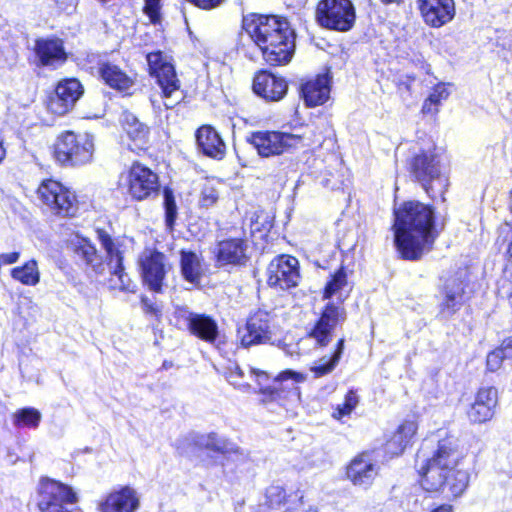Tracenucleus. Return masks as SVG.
Returning <instances> with one entry per match:
<instances>
[{"instance_id": "nucleus-12", "label": "nucleus", "mask_w": 512, "mask_h": 512, "mask_svg": "<svg viewBox=\"0 0 512 512\" xmlns=\"http://www.w3.org/2000/svg\"><path fill=\"white\" fill-rule=\"evenodd\" d=\"M37 195L55 215L69 217L77 210L75 194L58 181L44 180L37 189Z\"/></svg>"}, {"instance_id": "nucleus-41", "label": "nucleus", "mask_w": 512, "mask_h": 512, "mask_svg": "<svg viewBox=\"0 0 512 512\" xmlns=\"http://www.w3.org/2000/svg\"><path fill=\"white\" fill-rule=\"evenodd\" d=\"M226 378L231 385L239 390L247 391L251 387L249 382L244 381L245 372L238 365H235L233 368L229 369Z\"/></svg>"}, {"instance_id": "nucleus-5", "label": "nucleus", "mask_w": 512, "mask_h": 512, "mask_svg": "<svg viewBox=\"0 0 512 512\" xmlns=\"http://www.w3.org/2000/svg\"><path fill=\"white\" fill-rule=\"evenodd\" d=\"M147 62L150 74L157 79L162 91L164 106L166 109H172L183 98L174 66L169 57L161 51L147 54Z\"/></svg>"}, {"instance_id": "nucleus-43", "label": "nucleus", "mask_w": 512, "mask_h": 512, "mask_svg": "<svg viewBox=\"0 0 512 512\" xmlns=\"http://www.w3.org/2000/svg\"><path fill=\"white\" fill-rule=\"evenodd\" d=\"M217 189L209 183H206L201 191L200 204L203 207L212 206L218 199Z\"/></svg>"}, {"instance_id": "nucleus-40", "label": "nucleus", "mask_w": 512, "mask_h": 512, "mask_svg": "<svg viewBox=\"0 0 512 512\" xmlns=\"http://www.w3.org/2000/svg\"><path fill=\"white\" fill-rule=\"evenodd\" d=\"M164 207L166 224L167 226L172 227L177 217V206L173 192L169 188L164 189Z\"/></svg>"}, {"instance_id": "nucleus-15", "label": "nucleus", "mask_w": 512, "mask_h": 512, "mask_svg": "<svg viewBox=\"0 0 512 512\" xmlns=\"http://www.w3.org/2000/svg\"><path fill=\"white\" fill-rule=\"evenodd\" d=\"M346 320V311L342 303H328L320 318L309 332V337L323 347L330 343L336 326Z\"/></svg>"}, {"instance_id": "nucleus-39", "label": "nucleus", "mask_w": 512, "mask_h": 512, "mask_svg": "<svg viewBox=\"0 0 512 512\" xmlns=\"http://www.w3.org/2000/svg\"><path fill=\"white\" fill-rule=\"evenodd\" d=\"M286 494L284 489L278 485H272L266 489L265 502L261 504L262 512L268 509L279 508L285 502Z\"/></svg>"}, {"instance_id": "nucleus-6", "label": "nucleus", "mask_w": 512, "mask_h": 512, "mask_svg": "<svg viewBox=\"0 0 512 512\" xmlns=\"http://www.w3.org/2000/svg\"><path fill=\"white\" fill-rule=\"evenodd\" d=\"M93 153L94 143L89 134L65 131L55 143L54 156L62 165H84L91 161Z\"/></svg>"}, {"instance_id": "nucleus-25", "label": "nucleus", "mask_w": 512, "mask_h": 512, "mask_svg": "<svg viewBox=\"0 0 512 512\" xmlns=\"http://www.w3.org/2000/svg\"><path fill=\"white\" fill-rule=\"evenodd\" d=\"M377 474L378 467L367 453L355 457L347 468L348 479L362 488H368Z\"/></svg>"}, {"instance_id": "nucleus-30", "label": "nucleus", "mask_w": 512, "mask_h": 512, "mask_svg": "<svg viewBox=\"0 0 512 512\" xmlns=\"http://www.w3.org/2000/svg\"><path fill=\"white\" fill-rule=\"evenodd\" d=\"M73 251L78 260L90 267L96 273H101L104 269L102 256L98 253L96 247L86 238L77 237L71 242Z\"/></svg>"}, {"instance_id": "nucleus-4", "label": "nucleus", "mask_w": 512, "mask_h": 512, "mask_svg": "<svg viewBox=\"0 0 512 512\" xmlns=\"http://www.w3.org/2000/svg\"><path fill=\"white\" fill-rule=\"evenodd\" d=\"M410 166L412 175L429 196H443L449 183L439 155L433 151L421 152L412 159Z\"/></svg>"}, {"instance_id": "nucleus-48", "label": "nucleus", "mask_w": 512, "mask_h": 512, "mask_svg": "<svg viewBox=\"0 0 512 512\" xmlns=\"http://www.w3.org/2000/svg\"><path fill=\"white\" fill-rule=\"evenodd\" d=\"M288 379L293 380L294 383H301L305 381L306 377L302 373L295 372L293 370H285L281 372L277 377V380L279 381H285Z\"/></svg>"}, {"instance_id": "nucleus-24", "label": "nucleus", "mask_w": 512, "mask_h": 512, "mask_svg": "<svg viewBox=\"0 0 512 512\" xmlns=\"http://www.w3.org/2000/svg\"><path fill=\"white\" fill-rule=\"evenodd\" d=\"M248 243L243 238H228L220 241L216 248L219 265H244L247 260Z\"/></svg>"}, {"instance_id": "nucleus-59", "label": "nucleus", "mask_w": 512, "mask_h": 512, "mask_svg": "<svg viewBox=\"0 0 512 512\" xmlns=\"http://www.w3.org/2000/svg\"><path fill=\"white\" fill-rule=\"evenodd\" d=\"M306 512H318L316 508H309Z\"/></svg>"}, {"instance_id": "nucleus-14", "label": "nucleus", "mask_w": 512, "mask_h": 512, "mask_svg": "<svg viewBox=\"0 0 512 512\" xmlns=\"http://www.w3.org/2000/svg\"><path fill=\"white\" fill-rule=\"evenodd\" d=\"M298 260L289 255L274 258L267 267V283L271 287L290 289L300 280Z\"/></svg>"}, {"instance_id": "nucleus-23", "label": "nucleus", "mask_w": 512, "mask_h": 512, "mask_svg": "<svg viewBox=\"0 0 512 512\" xmlns=\"http://www.w3.org/2000/svg\"><path fill=\"white\" fill-rule=\"evenodd\" d=\"M253 90L267 101H279L286 95L288 84L282 77L261 71L254 78Z\"/></svg>"}, {"instance_id": "nucleus-51", "label": "nucleus", "mask_w": 512, "mask_h": 512, "mask_svg": "<svg viewBox=\"0 0 512 512\" xmlns=\"http://www.w3.org/2000/svg\"><path fill=\"white\" fill-rule=\"evenodd\" d=\"M421 111L426 115H436L439 112V106L433 102H430V100L426 98L422 105Z\"/></svg>"}, {"instance_id": "nucleus-58", "label": "nucleus", "mask_w": 512, "mask_h": 512, "mask_svg": "<svg viewBox=\"0 0 512 512\" xmlns=\"http://www.w3.org/2000/svg\"><path fill=\"white\" fill-rule=\"evenodd\" d=\"M384 4H400L403 0H381Z\"/></svg>"}, {"instance_id": "nucleus-8", "label": "nucleus", "mask_w": 512, "mask_h": 512, "mask_svg": "<svg viewBox=\"0 0 512 512\" xmlns=\"http://www.w3.org/2000/svg\"><path fill=\"white\" fill-rule=\"evenodd\" d=\"M261 157L278 156L304 146V136L280 131H257L249 138Z\"/></svg>"}, {"instance_id": "nucleus-38", "label": "nucleus", "mask_w": 512, "mask_h": 512, "mask_svg": "<svg viewBox=\"0 0 512 512\" xmlns=\"http://www.w3.org/2000/svg\"><path fill=\"white\" fill-rule=\"evenodd\" d=\"M42 415L39 410L33 407L19 409L13 416V423L17 427L37 428Z\"/></svg>"}, {"instance_id": "nucleus-10", "label": "nucleus", "mask_w": 512, "mask_h": 512, "mask_svg": "<svg viewBox=\"0 0 512 512\" xmlns=\"http://www.w3.org/2000/svg\"><path fill=\"white\" fill-rule=\"evenodd\" d=\"M73 489L52 479H42L39 484L38 508L41 512H72L77 503Z\"/></svg>"}, {"instance_id": "nucleus-26", "label": "nucleus", "mask_w": 512, "mask_h": 512, "mask_svg": "<svg viewBox=\"0 0 512 512\" xmlns=\"http://www.w3.org/2000/svg\"><path fill=\"white\" fill-rule=\"evenodd\" d=\"M34 50L42 66L56 68L67 59L63 42L57 38L37 40Z\"/></svg>"}, {"instance_id": "nucleus-36", "label": "nucleus", "mask_w": 512, "mask_h": 512, "mask_svg": "<svg viewBox=\"0 0 512 512\" xmlns=\"http://www.w3.org/2000/svg\"><path fill=\"white\" fill-rule=\"evenodd\" d=\"M344 349V339H340L337 343V348L333 354L329 357H322L319 359L314 366L311 367V371L316 377H322L330 373L337 363L339 362Z\"/></svg>"}, {"instance_id": "nucleus-1", "label": "nucleus", "mask_w": 512, "mask_h": 512, "mask_svg": "<svg viewBox=\"0 0 512 512\" xmlns=\"http://www.w3.org/2000/svg\"><path fill=\"white\" fill-rule=\"evenodd\" d=\"M463 457L460 442L453 436L439 440L430 457L422 448L416 456L421 487L431 493H446L448 498L460 497L469 485L468 472L458 468Z\"/></svg>"}, {"instance_id": "nucleus-20", "label": "nucleus", "mask_w": 512, "mask_h": 512, "mask_svg": "<svg viewBox=\"0 0 512 512\" xmlns=\"http://www.w3.org/2000/svg\"><path fill=\"white\" fill-rule=\"evenodd\" d=\"M417 2L424 22L431 27H442L455 16L453 0H418Z\"/></svg>"}, {"instance_id": "nucleus-7", "label": "nucleus", "mask_w": 512, "mask_h": 512, "mask_svg": "<svg viewBox=\"0 0 512 512\" xmlns=\"http://www.w3.org/2000/svg\"><path fill=\"white\" fill-rule=\"evenodd\" d=\"M316 20L323 28L348 32L355 25L356 10L351 0H320Z\"/></svg>"}, {"instance_id": "nucleus-21", "label": "nucleus", "mask_w": 512, "mask_h": 512, "mask_svg": "<svg viewBox=\"0 0 512 512\" xmlns=\"http://www.w3.org/2000/svg\"><path fill=\"white\" fill-rule=\"evenodd\" d=\"M498 404V391L495 387H482L478 390L475 400L467 412L472 423H485L491 420Z\"/></svg>"}, {"instance_id": "nucleus-34", "label": "nucleus", "mask_w": 512, "mask_h": 512, "mask_svg": "<svg viewBox=\"0 0 512 512\" xmlns=\"http://www.w3.org/2000/svg\"><path fill=\"white\" fill-rule=\"evenodd\" d=\"M181 272L185 280L195 284L199 282L202 273L201 261L198 255L191 251H181Z\"/></svg>"}, {"instance_id": "nucleus-60", "label": "nucleus", "mask_w": 512, "mask_h": 512, "mask_svg": "<svg viewBox=\"0 0 512 512\" xmlns=\"http://www.w3.org/2000/svg\"><path fill=\"white\" fill-rule=\"evenodd\" d=\"M293 394H294L296 397H298V396H299V393L297 392V390H296V389H294Z\"/></svg>"}, {"instance_id": "nucleus-57", "label": "nucleus", "mask_w": 512, "mask_h": 512, "mask_svg": "<svg viewBox=\"0 0 512 512\" xmlns=\"http://www.w3.org/2000/svg\"><path fill=\"white\" fill-rule=\"evenodd\" d=\"M5 155H6V151H5L4 147H3L2 140H0V163L5 158Z\"/></svg>"}, {"instance_id": "nucleus-56", "label": "nucleus", "mask_w": 512, "mask_h": 512, "mask_svg": "<svg viewBox=\"0 0 512 512\" xmlns=\"http://www.w3.org/2000/svg\"><path fill=\"white\" fill-rule=\"evenodd\" d=\"M505 348L507 349L508 355H512V336L505 339Z\"/></svg>"}, {"instance_id": "nucleus-46", "label": "nucleus", "mask_w": 512, "mask_h": 512, "mask_svg": "<svg viewBox=\"0 0 512 512\" xmlns=\"http://www.w3.org/2000/svg\"><path fill=\"white\" fill-rule=\"evenodd\" d=\"M249 373H250L251 378L256 379V382H257V385L259 386L260 391L265 392L266 385L269 381V376H268L267 372L259 370V369H255V368H250Z\"/></svg>"}, {"instance_id": "nucleus-55", "label": "nucleus", "mask_w": 512, "mask_h": 512, "mask_svg": "<svg viewBox=\"0 0 512 512\" xmlns=\"http://www.w3.org/2000/svg\"><path fill=\"white\" fill-rule=\"evenodd\" d=\"M429 512H454V509L453 506L450 504H441L431 509Z\"/></svg>"}, {"instance_id": "nucleus-52", "label": "nucleus", "mask_w": 512, "mask_h": 512, "mask_svg": "<svg viewBox=\"0 0 512 512\" xmlns=\"http://www.w3.org/2000/svg\"><path fill=\"white\" fill-rule=\"evenodd\" d=\"M142 304L147 313L158 315L160 313V308L157 304L151 302L148 298L142 297Z\"/></svg>"}, {"instance_id": "nucleus-42", "label": "nucleus", "mask_w": 512, "mask_h": 512, "mask_svg": "<svg viewBox=\"0 0 512 512\" xmlns=\"http://www.w3.org/2000/svg\"><path fill=\"white\" fill-rule=\"evenodd\" d=\"M505 358H512V355H508L507 349L505 348V342L503 341L500 348L495 349L487 356V368L494 372L501 367V364Z\"/></svg>"}, {"instance_id": "nucleus-35", "label": "nucleus", "mask_w": 512, "mask_h": 512, "mask_svg": "<svg viewBox=\"0 0 512 512\" xmlns=\"http://www.w3.org/2000/svg\"><path fill=\"white\" fill-rule=\"evenodd\" d=\"M11 277L23 285L35 286L40 281V271L37 261L32 259L24 265L11 270Z\"/></svg>"}, {"instance_id": "nucleus-49", "label": "nucleus", "mask_w": 512, "mask_h": 512, "mask_svg": "<svg viewBox=\"0 0 512 512\" xmlns=\"http://www.w3.org/2000/svg\"><path fill=\"white\" fill-rule=\"evenodd\" d=\"M359 402V399H358V396L357 394L350 390L346 396H345V399H344V404L346 405V407H348V410H351L353 411L355 409V407L357 406Z\"/></svg>"}, {"instance_id": "nucleus-54", "label": "nucleus", "mask_w": 512, "mask_h": 512, "mask_svg": "<svg viewBox=\"0 0 512 512\" xmlns=\"http://www.w3.org/2000/svg\"><path fill=\"white\" fill-rule=\"evenodd\" d=\"M352 411L351 410H348V407H346V405L343 403V404H339L337 405V407L335 408L332 416L335 418V419H338L340 420L342 417L346 416V415H349Z\"/></svg>"}, {"instance_id": "nucleus-17", "label": "nucleus", "mask_w": 512, "mask_h": 512, "mask_svg": "<svg viewBox=\"0 0 512 512\" xmlns=\"http://www.w3.org/2000/svg\"><path fill=\"white\" fill-rule=\"evenodd\" d=\"M83 93V87L77 79H65L60 81L47 103L48 110L55 115H65L75 105Z\"/></svg>"}, {"instance_id": "nucleus-32", "label": "nucleus", "mask_w": 512, "mask_h": 512, "mask_svg": "<svg viewBox=\"0 0 512 512\" xmlns=\"http://www.w3.org/2000/svg\"><path fill=\"white\" fill-rule=\"evenodd\" d=\"M417 430V425L413 421L402 423L391 439L386 443V451L392 455H399L406 448L411 438Z\"/></svg>"}, {"instance_id": "nucleus-9", "label": "nucleus", "mask_w": 512, "mask_h": 512, "mask_svg": "<svg viewBox=\"0 0 512 512\" xmlns=\"http://www.w3.org/2000/svg\"><path fill=\"white\" fill-rule=\"evenodd\" d=\"M98 240L106 252L107 266L110 273L109 286L124 292L134 293L136 285L125 272L123 250L119 242H115L104 230H97Z\"/></svg>"}, {"instance_id": "nucleus-31", "label": "nucleus", "mask_w": 512, "mask_h": 512, "mask_svg": "<svg viewBox=\"0 0 512 512\" xmlns=\"http://www.w3.org/2000/svg\"><path fill=\"white\" fill-rule=\"evenodd\" d=\"M99 73L107 85L119 91H127L134 84V81L130 76H128L117 65L109 62L100 64Z\"/></svg>"}, {"instance_id": "nucleus-37", "label": "nucleus", "mask_w": 512, "mask_h": 512, "mask_svg": "<svg viewBox=\"0 0 512 512\" xmlns=\"http://www.w3.org/2000/svg\"><path fill=\"white\" fill-rule=\"evenodd\" d=\"M347 286V274L343 267H341L336 273L331 277V279L327 282L323 298L329 299L332 296H337L341 302L342 299V291Z\"/></svg>"}, {"instance_id": "nucleus-19", "label": "nucleus", "mask_w": 512, "mask_h": 512, "mask_svg": "<svg viewBox=\"0 0 512 512\" xmlns=\"http://www.w3.org/2000/svg\"><path fill=\"white\" fill-rule=\"evenodd\" d=\"M179 316L185 321L188 331L199 339L213 344L219 336L216 320L206 314L180 309Z\"/></svg>"}, {"instance_id": "nucleus-50", "label": "nucleus", "mask_w": 512, "mask_h": 512, "mask_svg": "<svg viewBox=\"0 0 512 512\" xmlns=\"http://www.w3.org/2000/svg\"><path fill=\"white\" fill-rule=\"evenodd\" d=\"M359 402V399H358V396L357 394L350 390L346 396H345V399H344V404L346 405V407H348V410H351L353 411L355 409V407L357 406Z\"/></svg>"}, {"instance_id": "nucleus-27", "label": "nucleus", "mask_w": 512, "mask_h": 512, "mask_svg": "<svg viewBox=\"0 0 512 512\" xmlns=\"http://www.w3.org/2000/svg\"><path fill=\"white\" fill-rule=\"evenodd\" d=\"M196 142L199 150L208 157L222 159L226 153V145L219 133L210 125H203L196 131Z\"/></svg>"}, {"instance_id": "nucleus-45", "label": "nucleus", "mask_w": 512, "mask_h": 512, "mask_svg": "<svg viewBox=\"0 0 512 512\" xmlns=\"http://www.w3.org/2000/svg\"><path fill=\"white\" fill-rule=\"evenodd\" d=\"M161 0H145L144 12L149 16L153 23L159 20Z\"/></svg>"}, {"instance_id": "nucleus-13", "label": "nucleus", "mask_w": 512, "mask_h": 512, "mask_svg": "<svg viewBox=\"0 0 512 512\" xmlns=\"http://www.w3.org/2000/svg\"><path fill=\"white\" fill-rule=\"evenodd\" d=\"M275 329L274 316L265 310H258L249 316L244 327L238 329L241 346L249 348L272 343Z\"/></svg>"}, {"instance_id": "nucleus-16", "label": "nucleus", "mask_w": 512, "mask_h": 512, "mask_svg": "<svg viewBox=\"0 0 512 512\" xmlns=\"http://www.w3.org/2000/svg\"><path fill=\"white\" fill-rule=\"evenodd\" d=\"M466 284L461 277L453 276L445 280L439 297L438 317L450 319L465 303Z\"/></svg>"}, {"instance_id": "nucleus-53", "label": "nucleus", "mask_w": 512, "mask_h": 512, "mask_svg": "<svg viewBox=\"0 0 512 512\" xmlns=\"http://www.w3.org/2000/svg\"><path fill=\"white\" fill-rule=\"evenodd\" d=\"M20 257V253L19 252H11V253H4V254H1L0 255V260L4 263V264H14L18 261Z\"/></svg>"}, {"instance_id": "nucleus-2", "label": "nucleus", "mask_w": 512, "mask_h": 512, "mask_svg": "<svg viewBox=\"0 0 512 512\" xmlns=\"http://www.w3.org/2000/svg\"><path fill=\"white\" fill-rule=\"evenodd\" d=\"M394 241L401 257L417 261L431 251L436 233L434 212L418 201L403 203L394 210Z\"/></svg>"}, {"instance_id": "nucleus-18", "label": "nucleus", "mask_w": 512, "mask_h": 512, "mask_svg": "<svg viewBox=\"0 0 512 512\" xmlns=\"http://www.w3.org/2000/svg\"><path fill=\"white\" fill-rule=\"evenodd\" d=\"M140 267L144 284L151 291L161 292L167 272L165 255L158 251H147L140 259Z\"/></svg>"}, {"instance_id": "nucleus-3", "label": "nucleus", "mask_w": 512, "mask_h": 512, "mask_svg": "<svg viewBox=\"0 0 512 512\" xmlns=\"http://www.w3.org/2000/svg\"><path fill=\"white\" fill-rule=\"evenodd\" d=\"M242 27L271 66L288 64L295 52V32L289 22L275 15H245Z\"/></svg>"}, {"instance_id": "nucleus-28", "label": "nucleus", "mask_w": 512, "mask_h": 512, "mask_svg": "<svg viewBox=\"0 0 512 512\" xmlns=\"http://www.w3.org/2000/svg\"><path fill=\"white\" fill-rule=\"evenodd\" d=\"M301 96L308 107L323 105L329 98L330 85L327 75H318L301 85Z\"/></svg>"}, {"instance_id": "nucleus-22", "label": "nucleus", "mask_w": 512, "mask_h": 512, "mask_svg": "<svg viewBox=\"0 0 512 512\" xmlns=\"http://www.w3.org/2000/svg\"><path fill=\"white\" fill-rule=\"evenodd\" d=\"M140 500L135 489L124 486L109 493L99 504L100 512H136Z\"/></svg>"}, {"instance_id": "nucleus-33", "label": "nucleus", "mask_w": 512, "mask_h": 512, "mask_svg": "<svg viewBox=\"0 0 512 512\" xmlns=\"http://www.w3.org/2000/svg\"><path fill=\"white\" fill-rule=\"evenodd\" d=\"M197 444L201 448H205L222 454H233L239 452V447L229 440L218 436L216 433L202 435L199 437Z\"/></svg>"}, {"instance_id": "nucleus-11", "label": "nucleus", "mask_w": 512, "mask_h": 512, "mask_svg": "<svg viewBox=\"0 0 512 512\" xmlns=\"http://www.w3.org/2000/svg\"><path fill=\"white\" fill-rule=\"evenodd\" d=\"M120 185L136 201L157 196L160 189L158 175L140 163H134L127 174L121 176Z\"/></svg>"}, {"instance_id": "nucleus-47", "label": "nucleus", "mask_w": 512, "mask_h": 512, "mask_svg": "<svg viewBox=\"0 0 512 512\" xmlns=\"http://www.w3.org/2000/svg\"><path fill=\"white\" fill-rule=\"evenodd\" d=\"M198 8L211 10L221 6L225 0H187Z\"/></svg>"}, {"instance_id": "nucleus-44", "label": "nucleus", "mask_w": 512, "mask_h": 512, "mask_svg": "<svg viewBox=\"0 0 512 512\" xmlns=\"http://www.w3.org/2000/svg\"><path fill=\"white\" fill-rule=\"evenodd\" d=\"M450 95V92L444 83L437 84L432 92L427 97L430 102H433L434 104H437V106L440 107L442 104V101L446 100Z\"/></svg>"}, {"instance_id": "nucleus-29", "label": "nucleus", "mask_w": 512, "mask_h": 512, "mask_svg": "<svg viewBox=\"0 0 512 512\" xmlns=\"http://www.w3.org/2000/svg\"><path fill=\"white\" fill-rule=\"evenodd\" d=\"M123 129L132 144L129 145L132 151L143 150L146 147L149 136V128L132 113L125 112L122 116Z\"/></svg>"}]
</instances>
